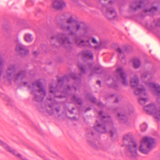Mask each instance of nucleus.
Returning a JSON list of instances; mask_svg holds the SVG:
<instances>
[{
    "instance_id": "obj_15",
    "label": "nucleus",
    "mask_w": 160,
    "mask_h": 160,
    "mask_svg": "<svg viewBox=\"0 0 160 160\" xmlns=\"http://www.w3.org/2000/svg\"><path fill=\"white\" fill-rule=\"evenodd\" d=\"M102 12L104 16L110 21L117 18V14L116 11H102Z\"/></svg>"
},
{
    "instance_id": "obj_16",
    "label": "nucleus",
    "mask_w": 160,
    "mask_h": 160,
    "mask_svg": "<svg viewBox=\"0 0 160 160\" xmlns=\"http://www.w3.org/2000/svg\"><path fill=\"white\" fill-rule=\"evenodd\" d=\"M16 51L17 53L22 57L28 55L29 53V51L26 49L25 46L21 44L17 46Z\"/></svg>"
},
{
    "instance_id": "obj_4",
    "label": "nucleus",
    "mask_w": 160,
    "mask_h": 160,
    "mask_svg": "<svg viewBox=\"0 0 160 160\" xmlns=\"http://www.w3.org/2000/svg\"><path fill=\"white\" fill-rule=\"evenodd\" d=\"M29 88L34 95L35 100L38 102L42 101L46 93L42 83L39 80H37L33 83L32 87Z\"/></svg>"
},
{
    "instance_id": "obj_55",
    "label": "nucleus",
    "mask_w": 160,
    "mask_h": 160,
    "mask_svg": "<svg viewBox=\"0 0 160 160\" xmlns=\"http://www.w3.org/2000/svg\"><path fill=\"white\" fill-rule=\"evenodd\" d=\"M108 77H110V76H108Z\"/></svg>"
},
{
    "instance_id": "obj_9",
    "label": "nucleus",
    "mask_w": 160,
    "mask_h": 160,
    "mask_svg": "<svg viewBox=\"0 0 160 160\" xmlns=\"http://www.w3.org/2000/svg\"><path fill=\"white\" fill-rule=\"evenodd\" d=\"M134 93L141 97L138 99V102L142 105L144 104L148 99L145 89L142 86L137 88L134 91Z\"/></svg>"
},
{
    "instance_id": "obj_51",
    "label": "nucleus",
    "mask_w": 160,
    "mask_h": 160,
    "mask_svg": "<svg viewBox=\"0 0 160 160\" xmlns=\"http://www.w3.org/2000/svg\"><path fill=\"white\" fill-rule=\"evenodd\" d=\"M48 100H49L50 101H51L52 100V99L51 98H48Z\"/></svg>"
},
{
    "instance_id": "obj_22",
    "label": "nucleus",
    "mask_w": 160,
    "mask_h": 160,
    "mask_svg": "<svg viewBox=\"0 0 160 160\" xmlns=\"http://www.w3.org/2000/svg\"><path fill=\"white\" fill-rule=\"evenodd\" d=\"M105 44V42H101L99 44L94 46L93 48L96 50H100L102 48H106Z\"/></svg>"
},
{
    "instance_id": "obj_3",
    "label": "nucleus",
    "mask_w": 160,
    "mask_h": 160,
    "mask_svg": "<svg viewBox=\"0 0 160 160\" xmlns=\"http://www.w3.org/2000/svg\"><path fill=\"white\" fill-rule=\"evenodd\" d=\"M16 72L15 65L14 64H11L9 65L6 71L4 78L9 81L14 79L15 81L22 80L26 77V72L25 71L20 70Z\"/></svg>"
},
{
    "instance_id": "obj_28",
    "label": "nucleus",
    "mask_w": 160,
    "mask_h": 160,
    "mask_svg": "<svg viewBox=\"0 0 160 160\" xmlns=\"http://www.w3.org/2000/svg\"><path fill=\"white\" fill-rule=\"evenodd\" d=\"M25 40L28 42L31 41L32 40V38L31 34H26L24 36Z\"/></svg>"
},
{
    "instance_id": "obj_49",
    "label": "nucleus",
    "mask_w": 160,
    "mask_h": 160,
    "mask_svg": "<svg viewBox=\"0 0 160 160\" xmlns=\"http://www.w3.org/2000/svg\"><path fill=\"white\" fill-rule=\"evenodd\" d=\"M30 1H27V5H28V3H29V2H30Z\"/></svg>"
},
{
    "instance_id": "obj_18",
    "label": "nucleus",
    "mask_w": 160,
    "mask_h": 160,
    "mask_svg": "<svg viewBox=\"0 0 160 160\" xmlns=\"http://www.w3.org/2000/svg\"><path fill=\"white\" fill-rule=\"evenodd\" d=\"M81 54L82 57L84 58H86L92 60L93 59V54L92 52L89 50H83L82 51Z\"/></svg>"
},
{
    "instance_id": "obj_54",
    "label": "nucleus",
    "mask_w": 160,
    "mask_h": 160,
    "mask_svg": "<svg viewBox=\"0 0 160 160\" xmlns=\"http://www.w3.org/2000/svg\"><path fill=\"white\" fill-rule=\"evenodd\" d=\"M131 112H133V110H132Z\"/></svg>"
},
{
    "instance_id": "obj_7",
    "label": "nucleus",
    "mask_w": 160,
    "mask_h": 160,
    "mask_svg": "<svg viewBox=\"0 0 160 160\" xmlns=\"http://www.w3.org/2000/svg\"><path fill=\"white\" fill-rule=\"evenodd\" d=\"M50 42L53 45H54L56 42H58L66 47L69 46L71 44L68 38L66 37L65 34L62 33H58L52 36L51 37Z\"/></svg>"
},
{
    "instance_id": "obj_6",
    "label": "nucleus",
    "mask_w": 160,
    "mask_h": 160,
    "mask_svg": "<svg viewBox=\"0 0 160 160\" xmlns=\"http://www.w3.org/2000/svg\"><path fill=\"white\" fill-rule=\"evenodd\" d=\"M123 141L124 143H129L128 148L130 155L133 157L137 156V144L136 142L132 140V135L129 134L125 135L123 137Z\"/></svg>"
},
{
    "instance_id": "obj_8",
    "label": "nucleus",
    "mask_w": 160,
    "mask_h": 160,
    "mask_svg": "<svg viewBox=\"0 0 160 160\" xmlns=\"http://www.w3.org/2000/svg\"><path fill=\"white\" fill-rule=\"evenodd\" d=\"M112 79L115 81H121L125 86H127L128 85L126 75L122 68H118L117 69L114 73V77Z\"/></svg>"
},
{
    "instance_id": "obj_17",
    "label": "nucleus",
    "mask_w": 160,
    "mask_h": 160,
    "mask_svg": "<svg viewBox=\"0 0 160 160\" xmlns=\"http://www.w3.org/2000/svg\"><path fill=\"white\" fill-rule=\"evenodd\" d=\"M53 7L55 9H63L65 8L66 4L63 0H56L53 3Z\"/></svg>"
},
{
    "instance_id": "obj_39",
    "label": "nucleus",
    "mask_w": 160,
    "mask_h": 160,
    "mask_svg": "<svg viewBox=\"0 0 160 160\" xmlns=\"http://www.w3.org/2000/svg\"><path fill=\"white\" fill-rule=\"evenodd\" d=\"M158 8V7L155 6H153L151 10H157Z\"/></svg>"
},
{
    "instance_id": "obj_45",
    "label": "nucleus",
    "mask_w": 160,
    "mask_h": 160,
    "mask_svg": "<svg viewBox=\"0 0 160 160\" xmlns=\"http://www.w3.org/2000/svg\"><path fill=\"white\" fill-rule=\"evenodd\" d=\"M97 83L98 84H99V85H100V84H101V82H100V81H99V80H98V81H97Z\"/></svg>"
},
{
    "instance_id": "obj_23",
    "label": "nucleus",
    "mask_w": 160,
    "mask_h": 160,
    "mask_svg": "<svg viewBox=\"0 0 160 160\" xmlns=\"http://www.w3.org/2000/svg\"><path fill=\"white\" fill-rule=\"evenodd\" d=\"M133 64L134 67L137 68L139 67L141 65V62L138 59L135 58L133 60Z\"/></svg>"
},
{
    "instance_id": "obj_38",
    "label": "nucleus",
    "mask_w": 160,
    "mask_h": 160,
    "mask_svg": "<svg viewBox=\"0 0 160 160\" xmlns=\"http://www.w3.org/2000/svg\"><path fill=\"white\" fill-rule=\"evenodd\" d=\"M155 25L157 26H160V19L158 20L156 23L155 24Z\"/></svg>"
},
{
    "instance_id": "obj_1",
    "label": "nucleus",
    "mask_w": 160,
    "mask_h": 160,
    "mask_svg": "<svg viewBox=\"0 0 160 160\" xmlns=\"http://www.w3.org/2000/svg\"><path fill=\"white\" fill-rule=\"evenodd\" d=\"M70 78L78 81L80 80V77H77L73 73L65 75L58 79V84L55 88L53 87L52 85H50V92L53 93L55 97L59 98L67 97L71 90V88L69 86H64L63 87L62 86L63 83L66 82H68Z\"/></svg>"
},
{
    "instance_id": "obj_29",
    "label": "nucleus",
    "mask_w": 160,
    "mask_h": 160,
    "mask_svg": "<svg viewBox=\"0 0 160 160\" xmlns=\"http://www.w3.org/2000/svg\"><path fill=\"white\" fill-rule=\"evenodd\" d=\"M85 98L94 103H95L96 101V98L92 97L90 94L87 95L85 97Z\"/></svg>"
},
{
    "instance_id": "obj_37",
    "label": "nucleus",
    "mask_w": 160,
    "mask_h": 160,
    "mask_svg": "<svg viewBox=\"0 0 160 160\" xmlns=\"http://www.w3.org/2000/svg\"><path fill=\"white\" fill-rule=\"evenodd\" d=\"M62 28H63V29H66L67 30H68L70 28V27L69 26H62Z\"/></svg>"
},
{
    "instance_id": "obj_58",
    "label": "nucleus",
    "mask_w": 160,
    "mask_h": 160,
    "mask_svg": "<svg viewBox=\"0 0 160 160\" xmlns=\"http://www.w3.org/2000/svg\"><path fill=\"white\" fill-rule=\"evenodd\" d=\"M136 8H135V10H136Z\"/></svg>"
},
{
    "instance_id": "obj_24",
    "label": "nucleus",
    "mask_w": 160,
    "mask_h": 160,
    "mask_svg": "<svg viewBox=\"0 0 160 160\" xmlns=\"http://www.w3.org/2000/svg\"><path fill=\"white\" fill-rule=\"evenodd\" d=\"M72 102L77 103L80 105L82 104V100L80 98L76 97L75 96H73L72 98Z\"/></svg>"
},
{
    "instance_id": "obj_2",
    "label": "nucleus",
    "mask_w": 160,
    "mask_h": 160,
    "mask_svg": "<svg viewBox=\"0 0 160 160\" xmlns=\"http://www.w3.org/2000/svg\"><path fill=\"white\" fill-rule=\"evenodd\" d=\"M102 114L103 112L102 111H101L99 112L98 117L101 119L102 124L98 123V121L96 120V125L94 127V129L98 132L103 133L106 132V126H111V128L109 131L111 137L116 135V129L112 126L111 118L109 116H104Z\"/></svg>"
},
{
    "instance_id": "obj_36",
    "label": "nucleus",
    "mask_w": 160,
    "mask_h": 160,
    "mask_svg": "<svg viewBox=\"0 0 160 160\" xmlns=\"http://www.w3.org/2000/svg\"><path fill=\"white\" fill-rule=\"evenodd\" d=\"M92 42L94 44H97L98 43L97 41L94 38H92Z\"/></svg>"
},
{
    "instance_id": "obj_47",
    "label": "nucleus",
    "mask_w": 160,
    "mask_h": 160,
    "mask_svg": "<svg viewBox=\"0 0 160 160\" xmlns=\"http://www.w3.org/2000/svg\"><path fill=\"white\" fill-rule=\"evenodd\" d=\"M118 98H116L115 101H114V102H118Z\"/></svg>"
},
{
    "instance_id": "obj_52",
    "label": "nucleus",
    "mask_w": 160,
    "mask_h": 160,
    "mask_svg": "<svg viewBox=\"0 0 160 160\" xmlns=\"http://www.w3.org/2000/svg\"><path fill=\"white\" fill-rule=\"evenodd\" d=\"M24 83L25 85H26L27 83L26 82H24Z\"/></svg>"
},
{
    "instance_id": "obj_25",
    "label": "nucleus",
    "mask_w": 160,
    "mask_h": 160,
    "mask_svg": "<svg viewBox=\"0 0 160 160\" xmlns=\"http://www.w3.org/2000/svg\"><path fill=\"white\" fill-rule=\"evenodd\" d=\"M151 78V73L149 72H144L142 73L141 76V79L143 81L147 77H149Z\"/></svg>"
},
{
    "instance_id": "obj_21",
    "label": "nucleus",
    "mask_w": 160,
    "mask_h": 160,
    "mask_svg": "<svg viewBox=\"0 0 160 160\" xmlns=\"http://www.w3.org/2000/svg\"><path fill=\"white\" fill-rule=\"evenodd\" d=\"M155 11H142L140 14L139 15L141 17H144L147 15L152 16Z\"/></svg>"
},
{
    "instance_id": "obj_12",
    "label": "nucleus",
    "mask_w": 160,
    "mask_h": 160,
    "mask_svg": "<svg viewBox=\"0 0 160 160\" xmlns=\"http://www.w3.org/2000/svg\"><path fill=\"white\" fill-rule=\"evenodd\" d=\"M144 110L148 114H152L156 118L157 114H160V109L156 108L154 104H149L144 107Z\"/></svg>"
},
{
    "instance_id": "obj_56",
    "label": "nucleus",
    "mask_w": 160,
    "mask_h": 160,
    "mask_svg": "<svg viewBox=\"0 0 160 160\" xmlns=\"http://www.w3.org/2000/svg\"><path fill=\"white\" fill-rule=\"evenodd\" d=\"M90 76H91L92 75V74H91L90 75Z\"/></svg>"
},
{
    "instance_id": "obj_44",
    "label": "nucleus",
    "mask_w": 160,
    "mask_h": 160,
    "mask_svg": "<svg viewBox=\"0 0 160 160\" xmlns=\"http://www.w3.org/2000/svg\"><path fill=\"white\" fill-rule=\"evenodd\" d=\"M75 83L74 84V85H73V86L72 88H74L75 90H76V87L75 86Z\"/></svg>"
},
{
    "instance_id": "obj_5",
    "label": "nucleus",
    "mask_w": 160,
    "mask_h": 160,
    "mask_svg": "<svg viewBox=\"0 0 160 160\" xmlns=\"http://www.w3.org/2000/svg\"><path fill=\"white\" fill-rule=\"evenodd\" d=\"M155 141L154 138L149 137H144L141 141L139 148L142 153L147 154L155 147Z\"/></svg>"
},
{
    "instance_id": "obj_42",
    "label": "nucleus",
    "mask_w": 160,
    "mask_h": 160,
    "mask_svg": "<svg viewBox=\"0 0 160 160\" xmlns=\"http://www.w3.org/2000/svg\"><path fill=\"white\" fill-rule=\"evenodd\" d=\"M156 118L160 120V114H157Z\"/></svg>"
},
{
    "instance_id": "obj_41",
    "label": "nucleus",
    "mask_w": 160,
    "mask_h": 160,
    "mask_svg": "<svg viewBox=\"0 0 160 160\" xmlns=\"http://www.w3.org/2000/svg\"><path fill=\"white\" fill-rule=\"evenodd\" d=\"M39 54V53L37 51H35L33 52V54L34 56H37Z\"/></svg>"
},
{
    "instance_id": "obj_26",
    "label": "nucleus",
    "mask_w": 160,
    "mask_h": 160,
    "mask_svg": "<svg viewBox=\"0 0 160 160\" xmlns=\"http://www.w3.org/2000/svg\"><path fill=\"white\" fill-rule=\"evenodd\" d=\"M116 51L118 53V57L119 59H123L124 58V55L122 50L120 48H118L116 49Z\"/></svg>"
},
{
    "instance_id": "obj_59",
    "label": "nucleus",
    "mask_w": 160,
    "mask_h": 160,
    "mask_svg": "<svg viewBox=\"0 0 160 160\" xmlns=\"http://www.w3.org/2000/svg\"><path fill=\"white\" fill-rule=\"evenodd\" d=\"M136 8H135V10H136Z\"/></svg>"
},
{
    "instance_id": "obj_32",
    "label": "nucleus",
    "mask_w": 160,
    "mask_h": 160,
    "mask_svg": "<svg viewBox=\"0 0 160 160\" xmlns=\"http://www.w3.org/2000/svg\"><path fill=\"white\" fill-rule=\"evenodd\" d=\"M140 127L141 131H144L147 128V125L146 124L143 123L141 125Z\"/></svg>"
},
{
    "instance_id": "obj_30",
    "label": "nucleus",
    "mask_w": 160,
    "mask_h": 160,
    "mask_svg": "<svg viewBox=\"0 0 160 160\" xmlns=\"http://www.w3.org/2000/svg\"><path fill=\"white\" fill-rule=\"evenodd\" d=\"M89 142V144L95 149H98L101 148V145L100 143H97L96 142Z\"/></svg>"
},
{
    "instance_id": "obj_43",
    "label": "nucleus",
    "mask_w": 160,
    "mask_h": 160,
    "mask_svg": "<svg viewBox=\"0 0 160 160\" xmlns=\"http://www.w3.org/2000/svg\"><path fill=\"white\" fill-rule=\"evenodd\" d=\"M132 12H130V13H132V14H135L136 13V11H135V10H134V11H132Z\"/></svg>"
},
{
    "instance_id": "obj_10",
    "label": "nucleus",
    "mask_w": 160,
    "mask_h": 160,
    "mask_svg": "<svg viewBox=\"0 0 160 160\" xmlns=\"http://www.w3.org/2000/svg\"><path fill=\"white\" fill-rule=\"evenodd\" d=\"M144 83L146 86L149 88L151 90H154L158 96L157 101L159 102L160 100V85L152 82L150 80L148 82L144 81Z\"/></svg>"
},
{
    "instance_id": "obj_53",
    "label": "nucleus",
    "mask_w": 160,
    "mask_h": 160,
    "mask_svg": "<svg viewBox=\"0 0 160 160\" xmlns=\"http://www.w3.org/2000/svg\"><path fill=\"white\" fill-rule=\"evenodd\" d=\"M113 94H112L111 96H110V97H112V96H113Z\"/></svg>"
},
{
    "instance_id": "obj_48",
    "label": "nucleus",
    "mask_w": 160,
    "mask_h": 160,
    "mask_svg": "<svg viewBox=\"0 0 160 160\" xmlns=\"http://www.w3.org/2000/svg\"><path fill=\"white\" fill-rule=\"evenodd\" d=\"M72 119H73L74 120H76L77 119L75 117H73L72 118Z\"/></svg>"
},
{
    "instance_id": "obj_13",
    "label": "nucleus",
    "mask_w": 160,
    "mask_h": 160,
    "mask_svg": "<svg viewBox=\"0 0 160 160\" xmlns=\"http://www.w3.org/2000/svg\"><path fill=\"white\" fill-rule=\"evenodd\" d=\"M75 28L76 32H74L72 31L70 32V34L74 37V40L75 38L76 37H78L76 32L80 30H82L83 33L84 34H86L88 31L87 27L82 22L78 23L75 27Z\"/></svg>"
},
{
    "instance_id": "obj_14",
    "label": "nucleus",
    "mask_w": 160,
    "mask_h": 160,
    "mask_svg": "<svg viewBox=\"0 0 160 160\" xmlns=\"http://www.w3.org/2000/svg\"><path fill=\"white\" fill-rule=\"evenodd\" d=\"M49 109H46L48 114L52 115L54 113L53 109L55 110L57 113H58L61 109L60 104L57 102H54L52 104H49L48 106Z\"/></svg>"
},
{
    "instance_id": "obj_35",
    "label": "nucleus",
    "mask_w": 160,
    "mask_h": 160,
    "mask_svg": "<svg viewBox=\"0 0 160 160\" xmlns=\"http://www.w3.org/2000/svg\"><path fill=\"white\" fill-rule=\"evenodd\" d=\"M97 105L100 108H102L103 107V105L101 102H99L97 103Z\"/></svg>"
},
{
    "instance_id": "obj_27",
    "label": "nucleus",
    "mask_w": 160,
    "mask_h": 160,
    "mask_svg": "<svg viewBox=\"0 0 160 160\" xmlns=\"http://www.w3.org/2000/svg\"><path fill=\"white\" fill-rule=\"evenodd\" d=\"M78 66L79 69H80L81 73L82 74H85V66L80 63L78 64Z\"/></svg>"
},
{
    "instance_id": "obj_19",
    "label": "nucleus",
    "mask_w": 160,
    "mask_h": 160,
    "mask_svg": "<svg viewBox=\"0 0 160 160\" xmlns=\"http://www.w3.org/2000/svg\"><path fill=\"white\" fill-rule=\"evenodd\" d=\"M139 82L138 77L136 76H134L130 79V85L132 88H135L138 86Z\"/></svg>"
},
{
    "instance_id": "obj_20",
    "label": "nucleus",
    "mask_w": 160,
    "mask_h": 160,
    "mask_svg": "<svg viewBox=\"0 0 160 160\" xmlns=\"http://www.w3.org/2000/svg\"><path fill=\"white\" fill-rule=\"evenodd\" d=\"M118 119L120 122L123 123H126L128 121V118L126 115L123 114H118Z\"/></svg>"
},
{
    "instance_id": "obj_34",
    "label": "nucleus",
    "mask_w": 160,
    "mask_h": 160,
    "mask_svg": "<svg viewBox=\"0 0 160 160\" xmlns=\"http://www.w3.org/2000/svg\"><path fill=\"white\" fill-rule=\"evenodd\" d=\"M5 99L8 102V104H9V103H10L12 102V100L7 96L6 97Z\"/></svg>"
},
{
    "instance_id": "obj_40",
    "label": "nucleus",
    "mask_w": 160,
    "mask_h": 160,
    "mask_svg": "<svg viewBox=\"0 0 160 160\" xmlns=\"http://www.w3.org/2000/svg\"><path fill=\"white\" fill-rule=\"evenodd\" d=\"M142 2H140V3L139 4H137V8H140L142 6Z\"/></svg>"
},
{
    "instance_id": "obj_31",
    "label": "nucleus",
    "mask_w": 160,
    "mask_h": 160,
    "mask_svg": "<svg viewBox=\"0 0 160 160\" xmlns=\"http://www.w3.org/2000/svg\"><path fill=\"white\" fill-rule=\"evenodd\" d=\"M74 22V20L71 17L67 19L66 23L68 24H71Z\"/></svg>"
},
{
    "instance_id": "obj_57",
    "label": "nucleus",
    "mask_w": 160,
    "mask_h": 160,
    "mask_svg": "<svg viewBox=\"0 0 160 160\" xmlns=\"http://www.w3.org/2000/svg\"><path fill=\"white\" fill-rule=\"evenodd\" d=\"M41 109H43V108H41Z\"/></svg>"
},
{
    "instance_id": "obj_33",
    "label": "nucleus",
    "mask_w": 160,
    "mask_h": 160,
    "mask_svg": "<svg viewBox=\"0 0 160 160\" xmlns=\"http://www.w3.org/2000/svg\"><path fill=\"white\" fill-rule=\"evenodd\" d=\"M101 69L100 67H98L94 69V72L97 74L100 73L101 72V71L100 70Z\"/></svg>"
},
{
    "instance_id": "obj_11",
    "label": "nucleus",
    "mask_w": 160,
    "mask_h": 160,
    "mask_svg": "<svg viewBox=\"0 0 160 160\" xmlns=\"http://www.w3.org/2000/svg\"><path fill=\"white\" fill-rule=\"evenodd\" d=\"M74 42L77 46L79 48L92 47L89 39L85 41L84 39H81V36L75 37L74 38Z\"/></svg>"
},
{
    "instance_id": "obj_50",
    "label": "nucleus",
    "mask_w": 160,
    "mask_h": 160,
    "mask_svg": "<svg viewBox=\"0 0 160 160\" xmlns=\"http://www.w3.org/2000/svg\"><path fill=\"white\" fill-rule=\"evenodd\" d=\"M90 134H91L92 135H93V132H90Z\"/></svg>"
},
{
    "instance_id": "obj_46",
    "label": "nucleus",
    "mask_w": 160,
    "mask_h": 160,
    "mask_svg": "<svg viewBox=\"0 0 160 160\" xmlns=\"http://www.w3.org/2000/svg\"><path fill=\"white\" fill-rule=\"evenodd\" d=\"M91 109V108H87L86 109V110L85 112H87V111H88V110H90Z\"/></svg>"
}]
</instances>
